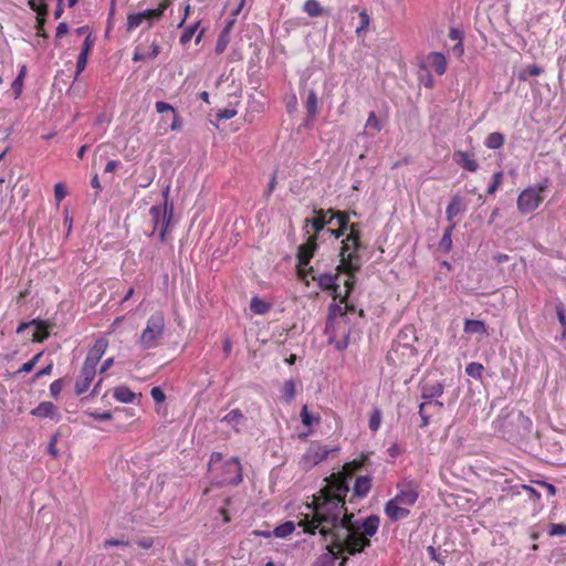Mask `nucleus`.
<instances>
[{"label": "nucleus", "mask_w": 566, "mask_h": 566, "mask_svg": "<svg viewBox=\"0 0 566 566\" xmlns=\"http://www.w3.org/2000/svg\"><path fill=\"white\" fill-rule=\"evenodd\" d=\"M325 481L326 485L306 504L308 513L304 514L300 525L305 533L315 534L318 530L324 538L334 539L335 547L345 548L348 555L361 553L370 546V542L355 532L353 514L346 513L345 496L348 485L345 479L332 474Z\"/></svg>", "instance_id": "nucleus-1"}, {"label": "nucleus", "mask_w": 566, "mask_h": 566, "mask_svg": "<svg viewBox=\"0 0 566 566\" xmlns=\"http://www.w3.org/2000/svg\"><path fill=\"white\" fill-rule=\"evenodd\" d=\"M361 249L360 231L357 223H352L349 232L342 241L340 263L337 266L344 272H357L361 266V260L358 251Z\"/></svg>", "instance_id": "nucleus-2"}, {"label": "nucleus", "mask_w": 566, "mask_h": 566, "mask_svg": "<svg viewBox=\"0 0 566 566\" xmlns=\"http://www.w3.org/2000/svg\"><path fill=\"white\" fill-rule=\"evenodd\" d=\"M165 329V315L163 312H155L147 318L146 326L142 331L136 344L143 350L154 349L159 346L164 338Z\"/></svg>", "instance_id": "nucleus-3"}, {"label": "nucleus", "mask_w": 566, "mask_h": 566, "mask_svg": "<svg viewBox=\"0 0 566 566\" xmlns=\"http://www.w3.org/2000/svg\"><path fill=\"white\" fill-rule=\"evenodd\" d=\"M546 188L547 182L544 181L522 190L516 201L517 210L522 214H528L535 211L544 200L542 193L546 190Z\"/></svg>", "instance_id": "nucleus-4"}, {"label": "nucleus", "mask_w": 566, "mask_h": 566, "mask_svg": "<svg viewBox=\"0 0 566 566\" xmlns=\"http://www.w3.org/2000/svg\"><path fill=\"white\" fill-rule=\"evenodd\" d=\"M313 218H306L304 223V228L306 234L316 235L324 230L325 227L331 226L335 222L337 216L336 212L332 209L328 210H314Z\"/></svg>", "instance_id": "nucleus-5"}, {"label": "nucleus", "mask_w": 566, "mask_h": 566, "mask_svg": "<svg viewBox=\"0 0 566 566\" xmlns=\"http://www.w3.org/2000/svg\"><path fill=\"white\" fill-rule=\"evenodd\" d=\"M149 216L154 224V231H158L159 240L164 241L171 221L172 207L168 208L167 202L153 206L149 209Z\"/></svg>", "instance_id": "nucleus-6"}, {"label": "nucleus", "mask_w": 566, "mask_h": 566, "mask_svg": "<svg viewBox=\"0 0 566 566\" xmlns=\"http://www.w3.org/2000/svg\"><path fill=\"white\" fill-rule=\"evenodd\" d=\"M337 450V448L328 449L326 446L312 443L301 458L300 464L304 470H310L327 459L331 452H336Z\"/></svg>", "instance_id": "nucleus-7"}, {"label": "nucleus", "mask_w": 566, "mask_h": 566, "mask_svg": "<svg viewBox=\"0 0 566 566\" xmlns=\"http://www.w3.org/2000/svg\"><path fill=\"white\" fill-rule=\"evenodd\" d=\"M397 490L398 492L394 500L407 507L412 506L419 497L418 485L413 481L405 480L398 483Z\"/></svg>", "instance_id": "nucleus-8"}, {"label": "nucleus", "mask_w": 566, "mask_h": 566, "mask_svg": "<svg viewBox=\"0 0 566 566\" xmlns=\"http://www.w3.org/2000/svg\"><path fill=\"white\" fill-rule=\"evenodd\" d=\"M224 476L219 484L238 485L242 481V469L238 458H231L223 465Z\"/></svg>", "instance_id": "nucleus-9"}, {"label": "nucleus", "mask_w": 566, "mask_h": 566, "mask_svg": "<svg viewBox=\"0 0 566 566\" xmlns=\"http://www.w3.org/2000/svg\"><path fill=\"white\" fill-rule=\"evenodd\" d=\"M443 384L440 381H426L421 386V398L440 409L443 407V403L439 400H432L433 398L440 397L443 394Z\"/></svg>", "instance_id": "nucleus-10"}, {"label": "nucleus", "mask_w": 566, "mask_h": 566, "mask_svg": "<svg viewBox=\"0 0 566 566\" xmlns=\"http://www.w3.org/2000/svg\"><path fill=\"white\" fill-rule=\"evenodd\" d=\"M154 24L155 21L150 20L149 10L146 9L139 12H132L127 15L126 31L130 33L143 25L146 29H150Z\"/></svg>", "instance_id": "nucleus-11"}, {"label": "nucleus", "mask_w": 566, "mask_h": 566, "mask_svg": "<svg viewBox=\"0 0 566 566\" xmlns=\"http://www.w3.org/2000/svg\"><path fill=\"white\" fill-rule=\"evenodd\" d=\"M97 368L83 364V367L81 369V373L75 381V394L76 395H83L85 394L95 378Z\"/></svg>", "instance_id": "nucleus-12"}, {"label": "nucleus", "mask_w": 566, "mask_h": 566, "mask_svg": "<svg viewBox=\"0 0 566 566\" xmlns=\"http://www.w3.org/2000/svg\"><path fill=\"white\" fill-rule=\"evenodd\" d=\"M356 524L357 525L353 524L355 532L370 542L369 537H373L378 532L380 518L378 515L373 514L366 517L360 524Z\"/></svg>", "instance_id": "nucleus-13"}, {"label": "nucleus", "mask_w": 566, "mask_h": 566, "mask_svg": "<svg viewBox=\"0 0 566 566\" xmlns=\"http://www.w3.org/2000/svg\"><path fill=\"white\" fill-rule=\"evenodd\" d=\"M316 241V235L308 234L306 243L298 248L297 259L300 271L304 270L310 264V261L317 248Z\"/></svg>", "instance_id": "nucleus-14"}, {"label": "nucleus", "mask_w": 566, "mask_h": 566, "mask_svg": "<svg viewBox=\"0 0 566 566\" xmlns=\"http://www.w3.org/2000/svg\"><path fill=\"white\" fill-rule=\"evenodd\" d=\"M448 62L443 53L431 52L427 55L423 63V69L432 70L439 76L443 75L447 71Z\"/></svg>", "instance_id": "nucleus-15"}, {"label": "nucleus", "mask_w": 566, "mask_h": 566, "mask_svg": "<svg viewBox=\"0 0 566 566\" xmlns=\"http://www.w3.org/2000/svg\"><path fill=\"white\" fill-rule=\"evenodd\" d=\"M30 413L36 418H49L54 420L55 422L61 420V413L59 412V408L51 401H42L35 408H33Z\"/></svg>", "instance_id": "nucleus-16"}, {"label": "nucleus", "mask_w": 566, "mask_h": 566, "mask_svg": "<svg viewBox=\"0 0 566 566\" xmlns=\"http://www.w3.org/2000/svg\"><path fill=\"white\" fill-rule=\"evenodd\" d=\"M107 346H108V343L104 338H98L97 340H95V343L90 348V350L86 355L84 364L97 368V365H98L101 358L104 356V354L107 349Z\"/></svg>", "instance_id": "nucleus-17"}, {"label": "nucleus", "mask_w": 566, "mask_h": 566, "mask_svg": "<svg viewBox=\"0 0 566 566\" xmlns=\"http://www.w3.org/2000/svg\"><path fill=\"white\" fill-rule=\"evenodd\" d=\"M339 553H347V551L345 548L335 547V541L332 539L331 544L327 546V551L316 558L313 566H334Z\"/></svg>", "instance_id": "nucleus-18"}, {"label": "nucleus", "mask_w": 566, "mask_h": 566, "mask_svg": "<svg viewBox=\"0 0 566 566\" xmlns=\"http://www.w3.org/2000/svg\"><path fill=\"white\" fill-rule=\"evenodd\" d=\"M312 279L317 282L322 290H332L334 298L340 297V286L336 284L337 275L323 273L317 276L312 275Z\"/></svg>", "instance_id": "nucleus-19"}, {"label": "nucleus", "mask_w": 566, "mask_h": 566, "mask_svg": "<svg viewBox=\"0 0 566 566\" xmlns=\"http://www.w3.org/2000/svg\"><path fill=\"white\" fill-rule=\"evenodd\" d=\"M95 39L88 33L82 44L81 52L76 60V77L85 70L90 52L94 45Z\"/></svg>", "instance_id": "nucleus-20"}, {"label": "nucleus", "mask_w": 566, "mask_h": 566, "mask_svg": "<svg viewBox=\"0 0 566 566\" xmlns=\"http://www.w3.org/2000/svg\"><path fill=\"white\" fill-rule=\"evenodd\" d=\"M385 513L390 521L395 522L408 517L410 511L407 509V506L391 499L385 505Z\"/></svg>", "instance_id": "nucleus-21"}, {"label": "nucleus", "mask_w": 566, "mask_h": 566, "mask_svg": "<svg viewBox=\"0 0 566 566\" xmlns=\"http://www.w3.org/2000/svg\"><path fill=\"white\" fill-rule=\"evenodd\" d=\"M453 160L457 165L462 167L463 169L475 172L479 169V164L474 158L473 154H470L464 150H457L453 154Z\"/></svg>", "instance_id": "nucleus-22"}, {"label": "nucleus", "mask_w": 566, "mask_h": 566, "mask_svg": "<svg viewBox=\"0 0 566 566\" xmlns=\"http://www.w3.org/2000/svg\"><path fill=\"white\" fill-rule=\"evenodd\" d=\"M336 220L335 223L338 226L337 229L328 228L327 232L333 235L334 238L338 239L343 235H345L346 231L349 230L350 224L349 222V213L343 212V211H336Z\"/></svg>", "instance_id": "nucleus-23"}, {"label": "nucleus", "mask_w": 566, "mask_h": 566, "mask_svg": "<svg viewBox=\"0 0 566 566\" xmlns=\"http://www.w3.org/2000/svg\"><path fill=\"white\" fill-rule=\"evenodd\" d=\"M32 325H35L38 328L32 335V340L36 343L45 340L49 336V333L45 331L44 324L40 321L33 319L29 323H21L17 328V333H23L27 328H29Z\"/></svg>", "instance_id": "nucleus-24"}, {"label": "nucleus", "mask_w": 566, "mask_h": 566, "mask_svg": "<svg viewBox=\"0 0 566 566\" xmlns=\"http://www.w3.org/2000/svg\"><path fill=\"white\" fill-rule=\"evenodd\" d=\"M464 210L465 206L463 202V198L459 195H454L446 209L447 220L450 222V224L454 222V218Z\"/></svg>", "instance_id": "nucleus-25"}, {"label": "nucleus", "mask_w": 566, "mask_h": 566, "mask_svg": "<svg viewBox=\"0 0 566 566\" xmlns=\"http://www.w3.org/2000/svg\"><path fill=\"white\" fill-rule=\"evenodd\" d=\"M329 314H328V318H327V323H326V329H329L332 327V323L333 321L339 316V322H345L346 321V312L347 311H353L354 310V306L353 305H345V307H343L340 304H336V303H333L329 305Z\"/></svg>", "instance_id": "nucleus-26"}, {"label": "nucleus", "mask_w": 566, "mask_h": 566, "mask_svg": "<svg viewBox=\"0 0 566 566\" xmlns=\"http://www.w3.org/2000/svg\"><path fill=\"white\" fill-rule=\"evenodd\" d=\"M245 417L239 409H232L223 418L222 422L231 426L235 432H240V426L244 422Z\"/></svg>", "instance_id": "nucleus-27"}, {"label": "nucleus", "mask_w": 566, "mask_h": 566, "mask_svg": "<svg viewBox=\"0 0 566 566\" xmlns=\"http://www.w3.org/2000/svg\"><path fill=\"white\" fill-rule=\"evenodd\" d=\"M371 488V478L369 475L357 476L354 484V494L358 497H365Z\"/></svg>", "instance_id": "nucleus-28"}, {"label": "nucleus", "mask_w": 566, "mask_h": 566, "mask_svg": "<svg viewBox=\"0 0 566 566\" xmlns=\"http://www.w3.org/2000/svg\"><path fill=\"white\" fill-rule=\"evenodd\" d=\"M463 331L465 334L473 335H486L488 328L483 321L480 319H465Z\"/></svg>", "instance_id": "nucleus-29"}, {"label": "nucleus", "mask_w": 566, "mask_h": 566, "mask_svg": "<svg viewBox=\"0 0 566 566\" xmlns=\"http://www.w3.org/2000/svg\"><path fill=\"white\" fill-rule=\"evenodd\" d=\"M382 129V123L375 112H370L365 124V134L375 136Z\"/></svg>", "instance_id": "nucleus-30"}, {"label": "nucleus", "mask_w": 566, "mask_h": 566, "mask_svg": "<svg viewBox=\"0 0 566 566\" xmlns=\"http://www.w3.org/2000/svg\"><path fill=\"white\" fill-rule=\"evenodd\" d=\"M114 398L124 403H130L135 400L136 394L133 392L128 387L119 386L114 390Z\"/></svg>", "instance_id": "nucleus-31"}, {"label": "nucleus", "mask_w": 566, "mask_h": 566, "mask_svg": "<svg viewBox=\"0 0 566 566\" xmlns=\"http://www.w3.org/2000/svg\"><path fill=\"white\" fill-rule=\"evenodd\" d=\"M504 135L497 132L491 133L486 136L484 145L489 149H500L504 145Z\"/></svg>", "instance_id": "nucleus-32"}, {"label": "nucleus", "mask_w": 566, "mask_h": 566, "mask_svg": "<svg viewBox=\"0 0 566 566\" xmlns=\"http://www.w3.org/2000/svg\"><path fill=\"white\" fill-rule=\"evenodd\" d=\"M281 394L287 403L292 402L296 395V382L293 379L286 380L281 387Z\"/></svg>", "instance_id": "nucleus-33"}, {"label": "nucleus", "mask_w": 566, "mask_h": 566, "mask_svg": "<svg viewBox=\"0 0 566 566\" xmlns=\"http://www.w3.org/2000/svg\"><path fill=\"white\" fill-rule=\"evenodd\" d=\"M457 227L455 222L449 224V227L444 230L443 235L439 242V247L442 251L449 252L452 248V232Z\"/></svg>", "instance_id": "nucleus-34"}, {"label": "nucleus", "mask_w": 566, "mask_h": 566, "mask_svg": "<svg viewBox=\"0 0 566 566\" xmlns=\"http://www.w3.org/2000/svg\"><path fill=\"white\" fill-rule=\"evenodd\" d=\"M304 12H306L310 17H319L323 14L324 9L317 0H306L303 6Z\"/></svg>", "instance_id": "nucleus-35"}, {"label": "nucleus", "mask_w": 566, "mask_h": 566, "mask_svg": "<svg viewBox=\"0 0 566 566\" xmlns=\"http://www.w3.org/2000/svg\"><path fill=\"white\" fill-rule=\"evenodd\" d=\"M295 530V524L291 521L284 522L283 524L276 526L272 534L277 538H285L291 535Z\"/></svg>", "instance_id": "nucleus-36"}, {"label": "nucleus", "mask_w": 566, "mask_h": 566, "mask_svg": "<svg viewBox=\"0 0 566 566\" xmlns=\"http://www.w3.org/2000/svg\"><path fill=\"white\" fill-rule=\"evenodd\" d=\"M270 304L260 297H253L250 303V308L254 314L264 315L270 311Z\"/></svg>", "instance_id": "nucleus-37"}, {"label": "nucleus", "mask_w": 566, "mask_h": 566, "mask_svg": "<svg viewBox=\"0 0 566 566\" xmlns=\"http://www.w3.org/2000/svg\"><path fill=\"white\" fill-rule=\"evenodd\" d=\"M543 73V69L536 64H532L522 70L518 74V80L526 82L530 76H539Z\"/></svg>", "instance_id": "nucleus-38"}, {"label": "nucleus", "mask_w": 566, "mask_h": 566, "mask_svg": "<svg viewBox=\"0 0 566 566\" xmlns=\"http://www.w3.org/2000/svg\"><path fill=\"white\" fill-rule=\"evenodd\" d=\"M171 1L170 0H163L156 9H148L150 14V20L159 21L161 17L164 15L165 11L169 8Z\"/></svg>", "instance_id": "nucleus-39"}, {"label": "nucleus", "mask_w": 566, "mask_h": 566, "mask_svg": "<svg viewBox=\"0 0 566 566\" xmlns=\"http://www.w3.org/2000/svg\"><path fill=\"white\" fill-rule=\"evenodd\" d=\"M199 25H200V22L197 21L196 23H192V24L188 25L187 28H185V30L179 39L180 44H182V45L188 44L191 41V39L193 38V35L196 34Z\"/></svg>", "instance_id": "nucleus-40"}, {"label": "nucleus", "mask_w": 566, "mask_h": 566, "mask_svg": "<svg viewBox=\"0 0 566 566\" xmlns=\"http://www.w3.org/2000/svg\"><path fill=\"white\" fill-rule=\"evenodd\" d=\"M229 42H230V35H228V30H222L217 39V43H216V48H214L216 53L222 54L226 51Z\"/></svg>", "instance_id": "nucleus-41"}, {"label": "nucleus", "mask_w": 566, "mask_h": 566, "mask_svg": "<svg viewBox=\"0 0 566 566\" xmlns=\"http://www.w3.org/2000/svg\"><path fill=\"white\" fill-rule=\"evenodd\" d=\"M348 274V277L347 280L345 281L344 283V287H345V292H344V295L340 294V303H346V300L347 297L349 296V294L352 293V291L354 290V286H355V276L354 274L356 272H346Z\"/></svg>", "instance_id": "nucleus-42"}, {"label": "nucleus", "mask_w": 566, "mask_h": 566, "mask_svg": "<svg viewBox=\"0 0 566 566\" xmlns=\"http://www.w3.org/2000/svg\"><path fill=\"white\" fill-rule=\"evenodd\" d=\"M483 370V365L475 361L468 364L465 367L467 375L474 379H480L482 377Z\"/></svg>", "instance_id": "nucleus-43"}, {"label": "nucleus", "mask_w": 566, "mask_h": 566, "mask_svg": "<svg viewBox=\"0 0 566 566\" xmlns=\"http://www.w3.org/2000/svg\"><path fill=\"white\" fill-rule=\"evenodd\" d=\"M306 109L308 115L313 118L317 113V96L314 91H310L306 99Z\"/></svg>", "instance_id": "nucleus-44"}, {"label": "nucleus", "mask_w": 566, "mask_h": 566, "mask_svg": "<svg viewBox=\"0 0 566 566\" xmlns=\"http://www.w3.org/2000/svg\"><path fill=\"white\" fill-rule=\"evenodd\" d=\"M301 420L304 426L311 427L314 423H317L319 421V418L312 416L308 411L307 406L305 405L301 410Z\"/></svg>", "instance_id": "nucleus-45"}, {"label": "nucleus", "mask_w": 566, "mask_h": 566, "mask_svg": "<svg viewBox=\"0 0 566 566\" xmlns=\"http://www.w3.org/2000/svg\"><path fill=\"white\" fill-rule=\"evenodd\" d=\"M502 181H503V172L502 171H496L495 174H493L492 182L488 187V193L494 195L497 191V189L500 188V186L502 185Z\"/></svg>", "instance_id": "nucleus-46"}, {"label": "nucleus", "mask_w": 566, "mask_h": 566, "mask_svg": "<svg viewBox=\"0 0 566 566\" xmlns=\"http://www.w3.org/2000/svg\"><path fill=\"white\" fill-rule=\"evenodd\" d=\"M556 314H557L558 322L564 327L563 338H566V313H565V307L562 303H558L556 305Z\"/></svg>", "instance_id": "nucleus-47"}, {"label": "nucleus", "mask_w": 566, "mask_h": 566, "mask_svg": "<svg viewBox=\"0 0 566 566\" xmlns=\"http://www.w3.org/2000/svg\"><path fill=\"white\" fill-rule=\"evenodd\" d=\"M43 355V353H38L36 355H34L32 357V359H30L29 361L24 363L21 368L19 369V373H30L34 366L36 365V363L39 361V359L41 358V356Z\"/></svg>", "instance_id": "nucleus-48"}, {"label": "nucleus", "mask_w": 566, "mask_h": 566, "mask_svg": "<svg viewBox=\"0 0 566 566\" xmlns=\"http://www.w3.org/2000/svg\"><path fill=\"white\" fill-rule=\"evenodd\" d=\"M380 422H381L380 411L375 410L369 419V429L374 432L377 431L380 427Z\"/></svg>", "instance_id": "nucleus-49"}, {"label": "nucleus", "mask_w": 566, "mask_h": 566, "mask_svg": "<svg viewBox=\"0 0 566 566\" xmlns=\"http://www.w3.org/2000/svg\"><path fill=\"white\" fill-rule=\"evenodd\" d=\"M59 438H60L59 433L53 434L48 444V453L53 458L59 457V450L56 449V443L59 441Z\"/></svg>", "instance_id": "nucleus-50"}, {"label": "nucleus", "mask_w": 566, "mask_h": 566, "mask_svg": "<svg viewBox=\"0 0 566 566\" xmlns=\"http://www.w3.org/2000/svg\"><path fill=\"white\" fill-rule=\"evenodd\" d=\"M428 553L430 555V558L434 562H438L439 564L443 565L446 563V555H442L439 549L434 548L433 546L428 547Z\"/></svg>", "instance_id": "nucleus-51"}, {"label": "nucleus", "mask_w": 566, "mask_h": 566, "mask_svg": "<svg viewBox=\"0 0 566 566\" xmlns=\"http://www.w3.org/2000/svg\"><path fill=\"white\" fill-rule=\"evenodd\" d=\"M548 534L551 536H563L566 535V525L565 524H551Z\"/></svg>", "instance_id": "nucleus-52"}, {"label": "nucleus", "mask_w": 566, "mask_h": 566, "mask_svg": "<svg viewBox=\"0 0 566 566\" xmlns=\"http://www.w3.org/2000/svg\"><path fill=\"white\" fill-rule=\"evenodd\" d=\"M64 380L62 378L54 380L50 385V394L52 397L57 398L63 389Z\"/></svg>", "instance_id": "nucleus-53"}, {"label": "nucleus", "mask_w": 566, "mask_h": 566, "mask_svg": "<svg viewBox=\"0 0 566 566\" xmlns=\"http://www.w3.org/2000/svg\"><path fill=\"white\" fill-rule=\"evenodd\" d=\"M359 19H360V24L356 29L357 34H360L364 30H366L370 23V18L366 11H361L359 13Z\"/></svg>", "instance_id": "nucleus-54"}, {"label": "nucleus", "mask_w": 566, "mask_h": 566, "mask_svg": "<svg viewBox=\"0 0 566 566\" xmlns=\"http://www.w3.org/2000/svg\"><path fill=\"white\" fill-rule=\"evenodd\" d=\"M87 415L95 420H102V421H107L113 418V415L111 411H103V412L90 411V412H87Z\"/></svg>", "instance_id": "nucleus-55"}, {"label": "nucleus", "mask_w": 566, "mask_h": 566, "mask_svg": "<svg viewBox=\"0 0 566 566\" xmlns=\"http://www.w3.org/2000/svg\"><path fill=\"white\" fill-rule=\"evenodd\" d=\"M155 108L157 113L164 114L166 112H171L172 114L176 112V109L166 102H156Z\"/></svg>", "instance_id": "nucleus-56"}, {"label": "nucleus", "mask_w": 566, "mask_h": 566, "mask_svg": "<svg viewBox=\"0 0 566 566\" xmlns=\"http://www.w3.org/2000/svg\"><path fill=\"white\" fill-rule=\"evenodd\" d=\"M237 115V111L234 108H224L219 111L217 114L219 119H231Z\"/></svg>", "instance_id": "nucleus-57"}, {"label": "nucleus", "mask_w": 566, "mask_h": 566, "mask_svg": "<svg viewBox=\"0 0 566 566\" xmlns=\"http://www.w3.org/2000/svg\"><path fill=\"white\" fill-rule=\"evenodd\" d=\"M66 196V190L64 188V186L59 182L54 186V197L55 199L60 202L61 200L64 199V197Z\"/></svg>", "instance_id": "nucleus-58"}, {"label": "nucleus", "mask_w": 566, "mask_h": 566, "mask_svg": "<svg viewBox=\"0 0 566 566\" xmlns=\"http://www.w3.org/2000/svg\"><path fill=\"white\" fill-rule=\"evenodd\" d=\"M11 86L15 94V97H19L20 94L22 93V87H23V80H21V76H17L14 78V81L12 82Z\"/></svg>", "instance_id": "nucleus-59"}, {"label": "nucleus", "mask_w": 566, "mask_h": 566, "mask_svg": "<svg viewBox=\"0 0 566 566\" xmlns=\"http://www.w3.org/2000/svg\"><path fill=\"white\" fill-rule=\"evenodd\" d=\"M29 6L32 10L36 11L39 15L46 14L45 4H38L35 0H29Z\"/></svg>", "instance_id": "nucleus-60"}, {"label": "nucleus", "mask_w": 566, "mask_h": 566, "mask_svg": "<svg viewBox=\"0 0 566 566\" xmlns=\"http://www.w3.org/2000/svg\"><path fill=\"white\" fill-rule=\"evenodd\" d=\"M159 53H160V46L157 43V41L154 40L150 44L149 52H147L148 59L153 60V59L157 57L159 55Z\"/></svg>", "instance_id": "nucleus-61"}, {"label": "nucleus", "mask_w": 566, "mask_h": 566, "mask_svg": "<svg viewBox=\"0 0 566 566\" xmlns=\"http://www.w3.org/2000/svg\"><path fill=\"white\" fill-rule=\"evenodd\" d=\"M348 343H349V332H345L343 335V338L340 340L336 342L335 347L338 350H344L348 346Z\"/></svg>", "instance_id": "nucleus-62"}, {"label": "nucleus", "mask_w": 566, "mask_h": 566, "mask_svg": "<svg viewBox=\"0 0 566 566\" xmlns=\"http://www.w3.org/2000/svg\"><path fill=\"white\" fill-rule=\"evenodd\" d=\"M537 484L546 490L548 496H554L556 494V488L553 484L546 481H539Z\"/></svg>", "instance_id": "nucleus-63"}, {"label": "nucleus", "mask_w": 566, "mask_h": 566, "mask_svg": "<svg viewBox=\"0 0 566 566\" xmlns=\"http://www.w3.org/2000/svg\"><path fill=\"white\" fill-rule=\"evenodd\" d=\"M449 39L454 42L462 41L463 40L462 31L457 28H451L450 32H449Z\"/></svg>", "instance_id": "nucleus-64"}]
</instances>
